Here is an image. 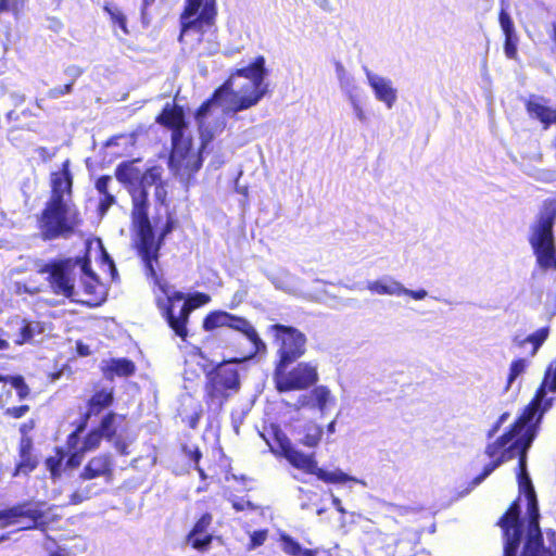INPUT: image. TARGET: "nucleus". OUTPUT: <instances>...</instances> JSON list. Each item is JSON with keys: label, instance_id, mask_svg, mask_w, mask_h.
I'll return each mask as SVG.
<instances>
[{"label": "nucleus", "instance_id": "nucleus-1", "mask_svg": "<svg viewBox=\"0 0 556 556\" xmlns=\"http://www.w3.org/2000/svg\"><path fill=\"white\" fill-rule=\"evenodd\" d=\"M266 75L265 59L258 56L245 67L237 70L214 92L213 97L198 110L195 119L199 127L201 146L198 152L186 136L184 113L178 109H165L157 117L159 123L173 129V150L169 167L182 181H189L193 173L202 165L200 154L226 125L225 115L255 106L267 92L264 83Z\"/></svg>", "mask_w": 556, "mask_h": 556}, {"label": "nucleus", "instance_id": "nucleus-2", "mask_svg": "<svg viewBox=\"0 0 556 556\" xmlns=\"http://www.w3.org/2000/svg\"><path fill=\"white\" fill-rule=\"evenodd\" d=\"M72 185L68 161H65L62 169L51 176V197L40 218V228L47 239L65 237L79 224L78 212L72 200Z\"/></svg>", "mask_w": 556, "mask_h": 556}, {"label": "nucleus", "instance_id": "nucleus-3", "mask_svg": "<svg viewBox=\"0 0 556 556\" xmlns=\"http://www.w3.org/2000/svg\"><path fill=\"white\" fill-rule=\"evenodd\" d=\"M93 250L94 253L101 257L102 262L108 265L112 274L116 271L114 263L104 250L101 240L97 239L87 244V256L76 261V265L79 267L80 273L83 274L85 293L89 295L90 299L83 300L77 298L78 292L75 290L70 273L68 263L46 266L45 271L49 274L50 285L56 294L64 295L66 298L73 299L74 301H81L90 305H96L99 302L102 295V286L99 283L98 278L92 271L89 262Z\"/></svg>", "mask_w": 556, "mask_h": 556}, {"label": "nucleus", "instance_id": "nucleus-4", "mask_svg": "<svg viewBox=\"0 0 556 556\" xmlns=\"http://www.w3.org/2000/svg\"><path fill=\"white\" fill-rule=\"evenodd\" d=\"M163 169L153 166L141 173L139 185L129 189L131 195V226L135 236V244L139 256L151 270V260L156 256L159 244L153 240L152 225L149 218V188L161 185Z\"/></svg>", "mask_w": 556, "mask_h": 556}, {"label": "nucleus", "instance_id": "nucleus-5", "mask_svg": "<svg viewBox=\"0 0 556 556\" xmlns=\"http://www.w3.org/2000/svg\"><path fill=\"white\" fill-rule=\"evenodd\" d=\"M215 15V0H188L181 15L179 40L202 54L216 53L219 45L216 41Z\"/></svg>", "mask_w": 556, "mask_h": 556}, {"label": "nucleus", "instance_id": "nucleus-6", "mask_svg": "<svg viewBox=\"0 0 556 556\" xmlns=\"http://www.w3.org/2000/svg\"><path fill=\"white\" fill-rule=\"evenodd\" d=\"M155 283L165 298H156L157 306L163 311L168 325L175 333L185 339L188 334L187 321L192 309L207 304L211 301L210 295L205 293H194L187 301L182 292L173 291L166 283L161 282L157 277Z\"/></svg>", "mask_w": 556, "mask_h": 556}, {"label": "nucleus", "instance_id": "nucleus-7", "mask_svg": "<svg viewBox=\"0 0 556 556\" xmlns=\"http://www.w3.org/2000/svg\"><path fill=\"white\" fill-rule=\"evenodd\" d=\"M270 452L276 456L286 458L294 468L305 473L315 475L319 480L327 483H346L350 481L361 482L358 479L346 475L340 469L332 471L325 470L317 466L314 454H304L299 451L290 439L281 432L275 433L274 443L269 444Z\"/></svg>", "mask_w": 556, "mask_h": 556}, {"label": "nucleus", "instance_id": "nucleus-8", "mask_svg": "<svg viewBox=\"0 0 556 556\" xmlns=\"http://www.w3.org/2000/svg\"><path fill=\"white\" fill-rule=\"evenodd\" d=\"M556 219V205L546 204L536 222L531 226L529 242L540 268L556 269V249L553 227Z\"/></svg>", "mask_w": 556, "mask_h": 556}, {"label": "nucleus", "instance_id": "nucleus-9", "mask_svg": "<svg viewBox=\"0 0 556 556\" xmlns=\"http://www.w3.org/2000/svg\"><path fill=\"white\" fill-rule=\"evenodd\" d=\"M289 365L277 364L274 381L279 392L304 390L318 381L317 365L311 362H301L290 370Z\"/></svg>", "mask_w": 556, "mask_h": 556}, {"label": "nucleus", "instance_id": "nucleus-10", "mask_svg": "<svg viewBox=\"0 0 556 556\" xmlns=\"http://www.w3.org/2000/svg\"><path fill=\"white\" fill-rule=\"evenodd\" d=\"M269 331L275 338L277 345L278 363L290 365L306 351V336L299 329L290 326L276 324L270 326Z\"/></svg>", "mask_w": 556, "mask_h": 556}, {"label": "nucleus", "instance_id": "nucleus-11", "mask_svg": "<svg viewBox=\"0 0 556 556\" xmlns=\"http://www.w3.org/2000/svg\"><path fill=\"white\" fill-rule=\"evenodd\" d=\"M48 522L42 505L24 503L0 514V526L17 525L21 529H33Z\"/></svg>", "mask_w": 556, "mask_h": 556}, {"label": "nucleus", "instance_id": "nucleus-12", "mask_svg": "<svg viewBox=\"0 0 556 556\" xmlns=\"http://www.w3.org/2000/svg\"><path fill=\"white\" fill-rule=\"evenodd\" d=\"M205 391L207 396L214 401L227 396V391H237L240 386L239 374L236 362H228L217 366L208 374Z\"/></svg>", "mask_w": 556, "mask_h": 556}, {"label": "nucleus", "instance_id": "nucleus-13", "mask_svg": "<svg viewBox=\"0 0 556 556\" xmlns=\"http://www.w3.org/2000/svg\"><path fill=\"white\" fill-rule=\"evenodd\" d=\"M365 76L376 101L382 103L387 110H392L399 99L393 80L369 70H365Z\"/></svg>", "mask_w": 556, "mask_h": 556}, {"label": "nucleus", "instance_id": "nucleus-14", "mask_svg": "<svg viewBox=\"0 0 556 556\" xmlns=\"http://www.w3.org/2000/svg\"><path fill=\"white\" fill-rule=\"evenodd\" d=\"M125 424V416L110 412L102 419L99 429L106 441H113L114 447L121 454H127V444L124 441L121 430Z\"/></svg>", "mask_w": 556, "mask_h": 556}, {"label": "nucleus", "instance_id": "nucleus-15", "mask_svg": "<svg viewBox=\"0 0 556 556\" xmlns=\"http://www.w3.org/2000/svg\"><path fill=\"white\" fill-rule=\"evenodd\" d=\"M526 111L529 117L540 122L544 129L556 124V106H552L549 100L543 97L530 96L526 101Z\"/></svg>", "mask_w": 556, "mask_h": 556}, {"label": "nucleus", "instance_id": "nucleus-16", "mask_svg": "<svg viewBox=\"0 0 556 556\" xmlns=\"http://www.w3.org/2000/svg\"><path fill=\"white\" fill-rule=\"evenodd\" d=\"M336 77L339 83V88L342 96L348 103L366 98L363 88L357 83L356 78L350 73L342 63L337 62L334 65Z\"/></svg>", "mask_w": 556, "mask_h": 556}, {"label": "nucleus", "instance_id": "nucleus-17", "mask_svg": "<svg viewBox=\"0 0 556 556\" xmlns=\"http://www.w3.org/2000/svg\"><path fill=\"white\" fill-rule=\"evenodd\" d=\"M298 403V408L311 406L317 408L321 415H325L336 405V397L327 387L319 386L313 389L309 395L300 396Z\"/></svg>", "mask_w": 556, "mask_h": 556}, {"label": "nucleus", "instance_id": "nucleus-18", "mask_svg": "<svg viewBox=\"0 0 556 556\" xmlns=\"http://www.w3.org/2000/svg\"><path fill=\"white\" fill-rule=\"evenodd\" d=\"M212 523V516L204 514L194 525L193 529L188 534L187 541L191 546L198 551L206 549L211 542L212 535L207 533V529Z\"/></svg>", "mask_w": 556, "mask_h": 556}, {"label": "nucleus", "instance_id": "nucleus-19", "mask_svg": "<svg viewBox=\"0 0 556 556\" xmlns=\"http://www.w3.org/2000/svg\"><path fill=\"white\" fill-rule=\"evenodd\" d=\"M112 458L110 455H99L91 458L80 472L83 480H91L99 477L109 478L112 476Z\"/></svg>", "mask_w": 556, "mask_h": 556}, {"label": "nucleus", "instance_id": "nucleus-20", "mask_svg": "<svg viewBox=\"0 0 556 556\" xmlns=\"http://www.w3.org/2000/svg\"><path fill=\"white\" fill-rule=\"evenodd\" d=\"M229 328L241 332L251 342L253 348L252 355L266 350V344L260 338L256 329L245 318L232 315Z\"/></svg>", "mask_w": 556, "mask_h": 556}, {"label": "nucleus", "instance_id": "nucleus-21", "mask_svg": "<svg viewBox=\"0 0 556 556\" xmlns=\"http://www.w3.org/2000/svg\"><path fill=\"white\" fill-rule=\"evenodd\" d=\"M402 286V282L387 275L377 280L368 281L366 288L374 294L401 296Z\"/></svg>", "mask_w": 556, "mask_h": 556}, {"label": "nucleus", "instance_id": "nucleus-22", "mask_svg": "<svg viewBox=\"0 0 556 556\" xmlns=\"http://www.w3.org/2000/svg\"><path fill=\"white\" fill-rule=\"evenodd\" d=\"M31 448V442L29 439H23L21 441V448H20V462L16 465L15 471L13 476L17 477L21 475H28L37 467V459L35 456L31 455L30 452Z\"/></svg>", "mask_w": 556, "mask_h": 556}, {"label": "nucleus", "instance_id": "nucleus-23", "mask_svg": "<svg viewBox=\"0 0 556 556\" xmlns=\"http://www.w3.org/2000/svg\"><path fill=\"white\" fill-rule=\"evenodd\" d=\"M85 429V422H83L74 432H72L67 438V446L70 452H72L71 456L66 460V467L76 468L81 464L83 456L86 452H83L81 446L78 447L79 443V434Z\"/></svg>", "mask_w": 556, "mask_h": 556}, {"label": "nucleus", "instance_id": "nucleus-24", "mask_svg": "<svg viewBox=\"0 0 556 556\" xmlns=\"http://www.w3.org/2000/svg\"><path fill=\"white\" fill-rule=\"evenodd\" d=\"M18 327V334L14 339L16 345H23L33 340L35 334L42 331V327L38 321H27L26 319H20L18 317L14 320Z\"/></svg>", "mask_w": 556, "mask_h": 556}, {"label": "nucleus", "instance_id": "nucleus-25", "mask_svg": "<svg viewBox=\"0 0 556 556\" xmlns=\"http://www.w3.org/2000/svg\"><path fill=\"white\" fill-rule=\"evenodd\" d=\"M113 403V390L102 389L96 392L89 400L87 417L98 415L102 409Z\"/></svg>", "mask_w": 556, "mask_h": 556}, {"label": "nucleus", "instance_id": "nucleus-26", "mask_svg": "<svg viewBox=\"0 0 556 556\" xmlns=\"http://www.w3.org/2000/svg\"><path fill=\"white\" fill-rule=\"evenodd\" d=\"M280 546L288 556H316L317 549L303 548L301 544L287 533L280 534Z\"/></svg>", "mask_w": 556, "mask_h": 556}, {"label": "nucleus", "instance_id": "nucleus-27", "mask_svg": "<svg viewBox=\"0 0 556 556\" xmlns=\"http://www.w3.org/2000/svg\"><path fill=\"white\" fill-rule=\"evenodd\" d=\"M137 161L124 162L115 169V177L122 184L134 185L139 180L141 170L137 167Z\"/></svg>", "mask_w": 556, "mask_h": 556}, {"label": "nucleus", "instance_id": "nucleus-28", "mask_svg": "<svg viewBox=\"0 0 556 556\" xmlns=\"http://www.w3.org/2000/svg\"><path fill=\"white\" fill-rule=\"evenodd\" d=\"M135 371V365L126 358L111 359L105 367V376L127 377Z\"/></svg>", "mask_w": 556, "mask_h": 556}, {"label": "nucleus", "instance_id": "nucleus-29", "mask_svg": "<svg viewBox=\"0 0 556 556\" xmlns=\"http://www.w3.org/2000/svg\"><path fill=\"white\" fill-rule=\"evenodd\" d=\"M232 315L223 312V311H216L208 314L204 321H203V328L206 331H211L218 327H230Z\"/></svg>", "mask_w": 556, "mask_h": 556}, {"label": "nucleus", "instance_id": "nucleus-30", "mask_svg": "<svg viewBox=\"0 0 556 556\" xmlns=\"http://www.w3.org/2000/svg\"><path fill=\"white\" fill-rule=\"evenodd\" d=\"M0 382H3L4 388L9 384L11 389H15L20 401L25 400L29 395L30 390L22 376L0 375Z\"/></svg>", "mask_w": 556, "mask_h": 556}, {"label": "nucleus", "instance_id": "nucleus-31", "mask_svg": "<svg viewBox=\"0 0 556 556\" xmlns=\"http://www.w3.org/2000/svg\"><path fill=\"white\" fill-rule=\"evenodd\" d=\"M173 228H174V222H173V219H172V217H170V216H167L166 224H165V225H164V227L162 228L159 239H155L154 232L152 231V233H153V240H154V242H155L156 244H159L156 256H153V257H152V260H151V266H152V269H153V270H151V269H150V267L148 266V264L142 260V262H143V264H144V267H146V269H147V273H148V275H149V276H151V277L156 278V270H155V268H154V263H155V265L157 264V261H159V251H160V248H161V245H162V241H163V239H164V238H165L169 232H172Z\"/></svg>", "mask_w": 556, "mask_h": 556}, {"label": "nucleus", "instance_id": "nucleus-32", "mask_svg": "<svg viewBox=\"0 0 556 556\" xmlns=\"http://www.w3.org/2000/svg\"><path fill=\"white\" fill-rule=\"evenodd\" d=\"M549 333L548 327H543L534 331L533 333L529 334L526 339L518 341V339H515V342L518 345H523L525 343H531L532 344V351L531 355L534 356L541 345L545 342Z\"/></svg>", "mask_w": 556, "mask_h": 556}, {"label": "nucleus", "instance_id": "nucleus-33", "mask_svg": "<svg viewBox=\"0 0 556 556\" xmlns=\"http://www.w3.org/2000/svg\"><path fill=\"white\" fill-rule=\"evenodd\" d=\"M528 367L529 362L526 358H518L511 362L507 376V390L510 389L516 380L526 372Z\"/></svg>", "mask_w": 556, "mask_h": 556}, {"label": "nucleus", "instance_id": "nucleus-34", "mask_svg": "<svg viewBox=\"0 0 556 556\" xmlns=\"http://www.w3.org/2000/svg\"><path fill=\"white\" fill-rule=\"evenodd\" d=\"M352 110V114L354 118L361 124V125H368L369 124V113L366 109V98L352 101L348 103Z\"/></svg>", "mask_w": 556, "mask_h": 556}, {"label": "nucleus", "instance_id": "nucleus-35", "mask_svg": "<svg viewBox=\"0 0 556 556\" xmlns=\"http://www.w3.org/2000/svg\"><path fill=\"white\" fill-rule=\"evenodd\" d=\"M323 434V429L315 425H308L305 430L304 437L301 439L303 445L308 447H315L318 445Z\"/></svg>", "mask_w": 556, "mask_h": 556}, {"label": "nucleus", "instance_id": "nucleus-36", "mask_svg": "<svg viewBox=\"0 0 556 556\" xmlns=\"http://www.w3.org/2000/svg\"><path fill=\"white\" fill-rule=\"evenodd\" d=\"M64 458L65 453L61 448H58L53 456L47 458L46 467L51 472L52 477L56 478L61 475Z\"/></svg>", "mask_w": 556, "mask_h": 556}, {"label": "nucleus", "instance_id": "nucleus-37", "mask_svg": "<svg viewBox=\"0 0 556 556\" xmlns=\"http://www.w3.org/2000/svg\"><path fill=\"white\" fill-rule=\"evenodd\" d=\"M103 439L104 438H103L100 429L98 427L94 428L86 435V438L81 444L83 452H90V451L98 448Z\"/></svg>", "mask_w": 556, "mask_h": 556}, {"label": "nucleus", "instance_id": "nucleus-38", "mask_svg": "<svg viewBox=\"0 0 556 556\" xmlns=\"http://www.w3.org/2000/svg\"><path fill=\"white\" fill-rule=\"evenodd\" d=\"M104 10L109 13V15L112 20V23L114 25H117L122 29L124 35H127L128 29H127V25H126V17L122 13V11L116 5H113V4L105 5Z\"/></svg>", "mask_w": 556, "mask_h": 556}, {"label": "nucleus", "instance_id": "nucleus-39", "mask_svg": "<svg viewBox=\"0 0 556 556\" xmlns=\"http://www.w3.org/2000/svg\"><path fill=\"white\" fill-rule=\"evenodd\" d=\"M22 11V2L20 0H0V15L3 13H12L15 17Z\"/></svg>", "mask_w": 556, "mask_h": 556}, {"label": "nucleus", "instance_id": "nucleus-40", "mask_svg": "<svg viewBox=\"0 0 556 556\" xmlns=\"http://www.w3.org/2000/svg\"><path fill=\"white\" fill-rule=\"evenodd\" d=\"M500 24L505 37L515 36V26L509 14L503 9L500 13Z\"/></svg>", "mask_w": 556, "mask_h": 556}, {"label": "nucleus", "instance_id": "nucleus-41", "mask_svg": "<svg viewBox=\"0 0 556 556\" xmlns=\"http://www.w3.org/2000/svg\"><path fill=\"white\" fill-rule=\"evenodd\" d=\"M92 488L90 484H87L85 486H81L77 489L72 495H71V504H80L84 501L90 498L92 494Z\"/></svg>", "mask_w": 556, "mask_h": 556}, {"label": "nucleus", "instance_id": "nucleus-42", "mask_svg": "<svg viewBox=\"0 0 556 556\" xmlns=\"http://www.w3.org/2000/svg\"><path fill=\"white\" fill-rule=\"evenodd\" d=\"M267 530H257L253 531L250 534V544L248 545V549L252 551L256 547L263 545L265 541L267 540Z\"/></svg>", "mask_w": 556, "mask_h": 556}, {"label": "nucleus", "instance_id": "nucleus-43", "mask_svg": "<svg viewBox=\"0 0 556 556\" xmlns=\"http://www.w3.org/2000/svg\"><path fill=\"white\" fill-rule=\"evenodd\" d=\"M113 179L111 176H101L96 181V189L100 195L111 194L110 185Z\"/></svg>", "mask_w": 556, "mask_h": 556}, {"label": "nucleus", "instance_id": "nucleus-44", "mask_svg": "<svg viewBox=\"0 0 556 556\" xmlns=\"http://www.w3.org/2000/svg\"><path fill=\"white\" fill-rule=\"evenodd\" d=\"M407 295L416 301L425 300L428 296V291L425 289L410 290L407 289L404 285L402 286L401 296Z\"/></svg>", "mask_w": 556, "mask_h": 556}, {"label": "nucleus", "instance_id": "nucleus-45", "mask_svg": "<svg viewBox=\"0 0 556 556\" xmlns=\"http://www.w3.org/2000/svg\"><path fill=\"white\" fill-rule=\"evenodd\" d=\"M504 51L507 58L514 59L517 54V39L514 37H505Z\"/></svg>", "mask_w": 556, "mask_h": 556}, {"label": "nucleus", "instance_id": "nucleus-46", "mask_svg": "<svg viewBox=\"0 0 556 556\" xmlns=\"http://www.w3.org/2000/svg\"><path fill=\"white\" fill-rule=\"evenodd\" d=\"M114 203L115 197L113 195V193L100 195L99 212L101 213V215L105 214Z\"/></svg>", "mask_w": 556, "mask_h": 556}, {"label": "nucleus", "instance_id": "nucleus-47", "mask_svg": "<svg viewBox=\"0 0 556 556\" xmlns=\"http://www.w3.org/2000/svg\"><path fill=\"white\" fill-rule=\"evenodd\" d=\"M72 84H66L64 86L54 87L48 91V96L51 99H58L70 93L72 91Z\"/></svg>", "mask_w": 556, "mask_h": 556}, {"label": "nucleus", "instance_id": "nucleus-48", "mask_svg": "<svg viewBox=\"0 0 556 556\" xmlns=\"http://www.w3.org/2000/svg\"><path fill=\"white\" fill-rule=\"evenodd\" d=\"M166 197H167V190L165 188L164 182H162L161 185L155 186V188H154V199L160 204V206H164L165 205Z\"/></svg>", "mask_w": 556, "mask_h": 556}, {"label": "nucleus", "instance_id": "nucleus-49", "mask_svg": "<svg viewBox=\"0 0 556 556\" xmlns=\"http://www.w3.org/2000/svg\"><path fill=\"white\" fill-rule=\"evenodd\" d=\"M509 416V413H503L498 417L496 422L492 426V428L489 430L488 437L492 438L501 429V427L508 420Z\"/></svg>", "mask_w": 556, "mask_h": 556}, {"label": "nucleus", "instance_id": "nucleus-50", "mask_svg": "<svg viewBox=\"0 0 556 556\" xmlns=\"http://www.w3.org/2000/svg\"><path fill=\"white\" fill-rule=\"evenodd\" d=\"M28 410H29V406H27V405H21V406H16V407H9L7 409V415H9V416H11L13 418H21Z\"/></svg>", "mask_w": 556, "mask_h": 556}, {"label": "nucleus", "instance_id": "nucleus-51", "mask_svg": "<svg viewBox=\"0 0 556 556\" xmlns=\"http://www.w3.org/2000/svg\"><path fill=\"white\" fill-rule=\"evenodd\" d=\"M232 507L237 510V511H242L247 508H254L253 504L249 501H244V500H236L232 502Z\"/></svg>", "mask_w": 556, "mask_h": 556}, {"label": "nucleus", "instance_id": "nucleus-52", "mask_svg": "<svg viewBox=\"0 0 556 556\" xmlns=\"http://www.w3.org/2000/svg\"><path fill=\"white\" fill-rule=\"evenodd\" d=\"M77 352L80 356H88L91 353L89 346L83 342H77Z\"/></svg>", "mask_w": 556, "mask_h": 556}, {"label": "nucleus", "instance_id": "nucleus-53", "mask_svg": "<svg viewBox=\"0 0 556 556\" xmlns=\"http://www.w3.org/2000/svg\"><path fill=\"white\" fill-rule=\"evenodd\" d=\"M332 504L339 513L345 514V509L343 508L341 501L338 497H336V496L332 497Z\"/></svg>", "mask_w": 556, "mask_h": 556}, {"label": "nucleus", "instance_id": "nucleus-54", "mask_svg": "<svg viewBox=\"0 0 556 556\" xmlns=\"http://www.w3.org/2000/svg\"><path fill=\"white\" fill-rule=\"evenodd\" d=\"M10 346V343L4 338L0 337V351L8 350Z\"/></svg>", "mask_w": 556, "mask_h": 556}, {"label": "nucleus", "instance_id": "nucleus-55", "mask_svg": "<svg viewBox=\"0 0 556 556\" xmlns=\"http://www.w3.org/2000/svg\"><path fill=\"white\" fill-rule=\"evenodd\" d=\"M34 427L33 422H27V424H24L22 427H21V431L23 433H26L27 431L31 430Z\"/></svg>", "mask_w": 556, "mask_h": 556}, {"label": "nucleus", "instance_id": "nucleus-56", "mask_svg": "<svg viewBox=\"0 0 556 556\" xmlns=\"http://www.w3.org/2000/svg\"><path fill=\"white\" fill-rule=\"evenodd\" d=\"M327 431H328L329 433H334V431H336V421H334V420H333V421H331V422L327 426Z\"/></svg>", "mask_w": 556, "mask_h": 556}, {"label": "nucleus", "instance_id": "nucleus-57", "mask_svg": "<svg viewBox=\"0 0 556 556\" xmlns=\"http://www.w3.org/2000/svg\"><path fill=\"white\" fill-rule=\"evenodd\" d=\"M552 39L555 41L556 43V23L553 24V34H552Z\"/></svg>", "mask_w": 556, "mask_h": 556}, {"label": "nucleus", "instance_id": "nucleus-58", "mask_svg": "<svg viewBox=\"0 0 556 556\" xmlns=\"http://www.w3.org/2000/svg\"><path fill=\"white\" fill-rule=\"evenodd\" d=\"M52 556H66V555L62 552H58V553L52 554Z\"/></svg>", "mask_w": 556, "mask_h": 556}, {"label": "nucleus", "instance_id": "nucleus-59", "mask_svg": "<svg viewBox=\"0 0 556 556\" xmlns=\"http://www.w3.org/2000/svg\"><path fill=\"white\" fill-rule=\"evenodd\" d=\"M199 472H200L201 477H202V478H204V472H203V470H202V469H199Z\"/></svg>", "mask_w": 556, "mask_h": 556}, {"label": "nucleus", "instance_id": "nucleus-60", "mask_svg": "<svg viewBox=\"0 0 556 556\" xmlns=\"http://www.w3.org/2000/svg\"><path fill=\"white\" fill-rule=\"evenodd\" d=\"M3 539H4V536H1V538H0V542H1Z\"/></svg>", "mask_w": 556, "mask_h": 556}]
</instances>
